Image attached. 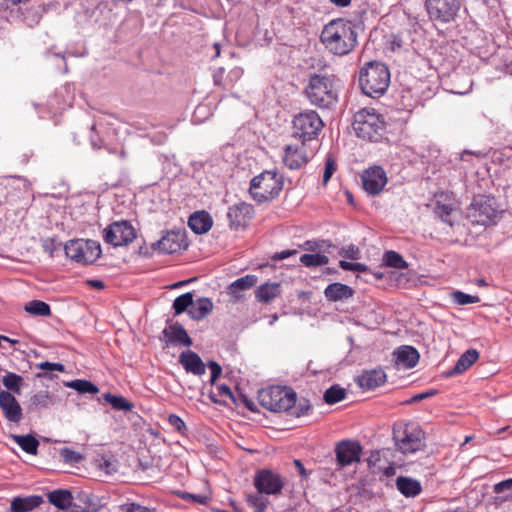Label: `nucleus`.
Instances as JSON below:
<instances>
[{"mask_svg":"<svg viewBox=\"0 0 512 512\" xmlns=\"http://www.w3.org/2000/svg\"><path fill=\"white\" fill-rule=\"evenodd\" d=\"M316 151L317 145L294 139L284 147L282 160L289 169H300L314 157Z\"/></svg>","mask_w":512,"mask_h":512,"instance_id":"obj_11","label":"nucleus"},{"mask_svg":"<svg viewBox=\"0 0 512 512\" xmlns=\"http://www.w3.org/2000/svg\"><path fill=\"white\" fill-rule=\"evenodd\" d=\"M425 7L432 21L449 23L457 16L461 0H425Z\"/></svg>","mask_w":512,"mask_h":512,"instance_id":"obj_12","label":"nucleus"},{"mask_svg":"<svg viewBox=\"0 0 512 512\" xmlns=\"http://www.w3.org/2000/svg\"><path fill=\"white\" fill-rule=\"evenodd\" d=\"M2 383L10 393L20 394L23 378L13 372H7L3 378Z\"/></svg>","mask_w":512,"mask_h":512,"instance_id":"obj_35","label":"nucleus"},{"mask_svg":"<svg viewBox=\"0 0 512 512\" xmlns=\"http://www.w3.org/2000/svg\"><path fill=\"white\" fill-rule=\"evenodd\" d=\"M179 363L183 366L186 372L193 375L201 376L206 372V366L200 356L192 351L185 350L179 355Z\"/></svg>","mask_w":512,"mask_h":512,"instance_id":"obj_20","label":"nucleus"},{"mask_svg":"<svg viewBox=\"0 0 512 512\" xmlns=\"http://www.w3.org/2000/svg\"><path fill=\"white\" fill-rule=\"evenodd\" d=\"M254 208L246 202L236 203L228 208L227 218L231 229H239L247 226L252 219Z\"/></svg>","mask_w":512,"mask_h":512,"instance_id":"obj_17","label":"nucleus"},{"mask_svg":"<svg viewBox=\"0 0 512 512\" xmlns=\"http://www.w3.org/2000/svg\"><path fill=\"white\" fill-rule=\"evenodd\" d=\"M362 448L356 441L343 440L335 447L337 465L345 467L360 462Z\"/></svg>","mask_w":512,"mask_h":512,"instance_id":"obj_15","label":"nucleus"},{"mask_svg":"<svg viewBox=\"0 0 512 512\" xmlns=\"http://www.w3.org/2000/svg\"><path fill=\"white\" fill-rule=\"evenodd\" d=\"M185 236L180 231H169L157 242V248L160 252L172 254L186 248Z\"/></svg>","mask_w":512,"mask_h":512,"instance_id":"obj_19","label":"nucleus"},{"mask_svg":"<svg viewBox=\"0 0 512 512\" xmlns=\"http://www.w3.org/2000/svg\"><path fill=\"white\" fill-rule=\"evenodd\" d=\"M36 368L43 370V372L36 374L37 378H48V377L51 378L52 376L50 375V373L53 371H57V372H61V373L65 372V366L63 364L53 363V362H48V361H44L39 364H36Z\"/></svg>","mask_w":512,"mask_h":512,"instance_id":"obj_43","label":"nucleus"},{"mask_svg":"<svg viewBox=\"0 0 512 512\" xmlns=\"http://www.w3.org/2000/svg\"><path fill=\"white\" fill-rule=\"evenodd\" d=\"M383 262L386 266L396 269H406L408 267V263L404 258L398 252L393 250L386 251L384 253Z\"/></svg>","mask_w":512,"mask_h":512,"instance_id":"obj_39","label":"nucleus"},{"mask_svg":"<svg viewBox=\"0 0 512 512\" xmlns=\"http://www.w3.org/2000/svg\"><path fill=\"white\" fill-rule=\"evenodd\" d=\"M320 42L335 56H346L358 45L357 25L347 19H332L322 28Z\"/></svg>","mask_w":512,"mask_h":512,"instance_id":"obj_1","label":"nucleus"},{"mask_svg":"<svg viewBox=\"0 0 512 512\" xmlns=\"http://www.w3.org/2000/svg\"><path fill=\"white\" fill-rule=\"evenodd\" d=\"M479 357V353L475 349H469L464 352L457 360L454 367L447 372V376H453L460 374L467 370L472 364H474Z\"/></svg>","mask_w":512,"mask_h":512,"instance_id":"obj_30","label":"nucleus"},{"mask_svg":"<svg viewBox=\"0 0 512 512\" xmlns=\"http://www.w3.org/2000/svg\"><path fill=\"white\" fill-rule=\"evenodd\" d=\"M281 293L280 284L277 282L264 283L260 285L255 291V297L259 302L269 303Z\"/></svg>","mask_w":512,"mask_h":512,"instance_id":"obj_32","label":"nucleus"},{"mask_svg":"<svg viewBox=\"0 0 512 512\" xmlns=\"http://www.w3.org/2000/svg\"><path fill=\"white\" fill-rule=\"evenodd\" d=\"M213 310V302L207 297H201L188 310L191 319L200 321L209 315Z\"/></svg>","mask_w":512,"mask_h":512,"instance_id":"obj_28","label":"nucleus"},{"mask_svg":"<svg viewBox=\"0 0 512 512\" xmlns=\"http://www.w3.org/2000/svg\"><path fill=\"white\" fill-rule=\"evenodd\" d=\"M292 124L294 139L317 145L316 141L324 123L316 111L305 110L297 114Z\"/></svg>","mask_w":512,"mask_h":512,"instance_id":"obj_8","label":"nucleus"},{"mask_svg":"<svg viewBox=\"0 0 512 512\" xmlns=\"http://www.w3.org/2000/svg\"><path fill=\"white\" fill-rule=\"evenodd\" d=\"M346 397V390L340 385H332L324 393V401L327 404H335L342 401Z\"/></svg>","mask_w":512,"mask_h":512,"instance_id":"obj_41","label":"nucleus"},{"mask_svg":"<svg viewBox=\"0 0 512 512\" xmlns=\"http://www.w3.org/2000/svg\"><path fill=\"white\" fill-rule=\"evenodd\" d=\"M353 293L350 286L339 282L329 284L324 290L326 299L333 302L348 299L353 296Z\"/></svg>","mask_w":512,"mask_h":512,"instance_id":"obj_27","label":"nucleus"},{"mask_svg":"<svg viewBox=\"0 0 512 512\" xmlns=\"http://www.w3.org/2000/svg\"><path fill=\"white\" fill-rule=\"evenodd\" d=\"M257 281V276L251 274L245 275L233 281L228 286L227 293L234 299V301H239L244 297L243 292L255 286Z\"/></svg>","mask_w":512,"mask_h":512,"instance_id":"obj_23","label":"nucleus"},{"mask_svg":"<svg viewBox=\"0 0 512 512\" xmlns=\"http://www.w3.org/2000/svg\"><path fill=\"white\" fill-rule=\"evenodd\" d=\"M213 224L212 217L206 211L194 212L188 219V226L196 234L208 232Z\"/></svg>","mask_w":512,"mask_h":512,"instance_id":"obj_26","label":"nucleus"},{"mask_svg":"<svg viewBox=\"0 0 512 512\" xmlns=\"http://www.w3.org/2000/svg\"><path fill=\"white\" fill-rule=\"evenodd\" d=\"M389 84L390 71L381 62H368L359 71V86L362 92L369 97L382 96L387 91Z\"/></svg>","mask_w":512,"mask_h":512,"instance_id":"obj_3","label":"nucleus"},{"mask_svg":"<svg viewBox=\"0 0 512 512\" xmlns=\"http://www.w3.org/2000/svg\"><path fill=\"white\" fill-rule=\"evenodd\" d=\"M296 399V392L288 387L271 386L258 393L260 405L271 412L288 411L295 405Z\"/></svg>","mask_w":512,"mask_h":512,"instance_id":"obj_7","label":"nucleus"},{"mask_svg":"<svg viewBox=\"0 0 512 512\" xmlns=\"http://www.w3.org/2000/svg\"><path fill=\"white\" fill-rule=\"evenodd\" d=\"M294 464L295 466L297 467L298 469V472L300 473V475L303 477V478H306L307 477V472L302 464V462L300 460H294Z\"/></svg>","mask_w":512,"mask_h":512,"instance_id":"obj_64","label":"nucleus"},{"mask_svg":"<svg viewBox=\"0 0 512 512\" xmlns=\"http://www.w3.org/2000/svg\"><path fill=\"white\" fill-rule=\"evenodd\" d=\"M88 285L90 287L96 288V289H103L104 283L101 280L92 279L87 281Z\"/></svg>","mask_w":512,"mask_h":512,"instance_id":"obj_63","label":"nucleus"},{"mask_svg":"<svg viewBox=\"0 0 512 512\" xmlns=\"http://www.w3.org/2000/svg\"><path fill=\"white\" fill-rule=\"evenodd\" d=\"M243 74V70L239 67H235L234 69H232L230 72H229V77L232 79V80H237L239 79Z\"/></svg>","mask_w":512,"mask_h":512,"instance_id":"obj_60","label":"nucleus"},{"mask_svg":"<svg viewBox=\"0 0 512 512\" xmlns=\"http://www.w3.org/2000/svg\"><path fill=\"white\" fill-rule=\"evenodd\" d=\"M168 423L182 435H184L187 431L185 422L176 414H170L168 416Z\"/></svg>","mask_w":512,"mask_h":512,"instance_id":"obj_48","label":"nucleus"},{"mask_svg":"<svg viewBox=\"0 0 512 512\" xmlns=\"http://www.w3.org/2000/svg\"><path fill=\"white\" fill-rule=\"evenodd\" d=\"M395 363L399 367H403L405 369L413 368L417 365L419 361V353L418 351L408 345H404L399 347L394 353Z\"/></svg>","mask_w":512,"mask_h":512,"instance_id":"obj_22","label":"nucleus"},{"mask_svg":"<svg viewBox=\"0 0 512 512\" xmlns=\"http://www.w3.org/2000/svg\"><path fill=\"white\" fill-rule=\"evenodd\" d=\"M396 487L398 491L405 497H416L422 491L419 481L404 476L397 477Z\"/></svg>","mask_w":512,"mask_h":512,"instance_id":"obj_29","label":"nucleus"},{"mask_svg":"<svg viewBox=\"0 0 512 512\" xmlns=\"http://www.w3.org/2000/svg\"><path fill=\"white\" fill-rule=\"evenodd\" d=\"M13 441L28 454L36 455L39 447V441L32 435L12 434Z\"/></svg>","mask_w":512,"mask_h":512,"instance_id":"obj_33","label":"nucleus"},{"mask_svg":"<svg viewBox=\"0 0 512 512\" xmlns=\"http://www.w3.org/2000/svg\"><path fill=\"white\" fill-rule=\"evenodd\" d=\"M452 298L458 305H467L479 302V297L466 294L462 291H455L452 293Z\"/></svg>","mask_w":512,"mask_h":512,"instance_id":"obj_45","label":"nucleus"},{"mask_svg":"<svg viewBox=\"0 0 512 512\" xmlns=\"http://www.w3.org/2000/svg\"><path fill=\"white\" fill-rule=\"evenodd\" d=\"M0 408L4 417L13 423H19L22 419V408L12 393L0 390Z\"/></svg>","mask_w":512,"mask_h":512,"instance_id":"obj_18","label":"nucleus"},{"mask_svg":"<svg viewBox=\"0 0 512 512\" xmlns=\"http://www.w3.org/2000/svg\"><path fill=\"white\" fill-rule=\"evenodd\" d=\"M60 456L66 463H78L83 459L80 453L68 447H64L60 450Z\"/></svg>","mask_w":512,"mask_h":512,"instance_id":"obj_47","label":"nucleus"},{"mask_svg":"<svg viewBox=\"0 0 512 512\" xmlns=\"http://www.w3.org/2000/svg\"><path fill=\"white\" fill-rule=\"evenodd\" d=\"M452 212V208L448 205H437L435 209V213L441 218L443 222L452 225V221L450 219V215Z\"/></svg>","mask_w":512,"mask_h":512,"instance_id":"obj_50","label":"nucleus"},{"mask_svg":"<svg viewBox=\"0 0 512 512\" xmlns=\"http://www.w3.org/2000/svg\"><path fill=\"white\" fill-rule=\"evenodd\" d=\"M364 190L370 195L379 194L387 184V175L380 166H373L366 169L362 176Z\"/></svg>","mask_w":512,"mask_h":512,"instance_id":"obj_16","label":"nucleus"},{"mask_svg":"<svg viewBox=\"0 0 512 512\" xmlns=\"http://www.w3.org/2000/svg\"><path fill=\"white\" fill-rule=\"evenodd\" d=\"M105 242L118 247L131 243L136 238L134 227L128 221H117L103 231Z\"/></svg>","mask_w":512,"mask_h":512,"instance_id":"obj_13","label":"nucleus"},{"mask_svg":"<svg viewBox=\"0 0 512 512\" xmlns=\"http://www.w3.org/2000/svg\"><path fill=\"white\" fill-rule=\"evenodd\" d=\"M300 262L306 267H319L328 264L329 258L320 253L303 254L300 257Z\"/></svg>","mask_w":512,"mask_h":512,"instance_id":"obj_42","label":"nucleus"},{"mask_svg":"<svg viewBox=\"0 0 512 512\" xmlns=\"http://www.w3.org/2000/svg\"><path fill=\"white\" fill-rule=\"evenodd\" d=\"M218 391H219L220 396L228 397L230 399L233 398V393H232L231 389L225 384L218 386Z\"/></svg>","mask_w":512,"mask_h":512,"instance_id":"obj_58","label":"nucleus"},{"mask_svg":"<svg viewBox=\"0 0 512 512\" xmlns=\"http://www.w3.org/2000/svg\"><path fill=\"white\" fill-rule=\"evenodd\" d=\"M386 381V374L382 369H372L364 371L357 377V384L367 390L375 389Z\"/></svg>","mask_w":512,"mask_h":512,"instance_id":"obj_24","label":"nucleus"},{"mask_svg":"<svg viewBox=\"0 0 512 512\" xmlns=\"http://www.w3.org/2000/svg\"><path fill=\"white\" fill-rule=\"evenodd\" d=\"M224 68H219L213 75V79H214V83L216 85H220L221 84V79L224 75Z\"/></svg>","mask_w":512,"mask_h":512,"instance_id":"obj_61","label":"nucleus"},{"mask_svg":"<svg viewBox=\"0 0 512 512\" xmlns=\"http://www.w3.org/2000/svg\"><path fill=\"white\" fill-rule=\"evenodd\" d=\"M193 304V293L187 292L178 296L172 305L174 315H180L185 311H188Z\"/></svg>","mask_w":512,"mask_h":512,"instance_id":"obj_38","label":"nucleus"},{"mask_svg":"<svg viewBox=\"0 0 512 512\" xmlns=\"http://www.w3.org/2000/svg\"><path fill=\"white\" fill-rule=\"evenodd\" d=\"M42 247L45 252H47L50 256H53L56 247V242L54 239L48 238L43 241Z\"/></svg>","mask_w":512,"mask_h":512,"instance_id":"obj_55","label":"nucleus"},{"mask_svg":"<svg viewBox=\"0 0 512 512\" xmlns=\"http://www.w3.org/2000/svg\"><path fill=\"white\" fill-rule=\"evenodd\" d=\"M208 367L210 368L211 370V379H210V382L211 384H214L215 381L217 380V378L221 375L222 373V368L221 366L215 362V361H210L208 363Z\"/></svg>","mask_w":512,"mask_h":512,"instance_id":"obj_53","label":"nucleus"},{"mask_svg":"<svg viewBox=\"0 0 512 512\" xmlns=\"http://www.w3.org/2000/svg\"><path fill=\"white\" fill-rule=\"evenodd\" d=\"M24 310L27 313L35 316L47 317L51 315L50 306L47 303L40 300H32L28 302L25 305Z\"/></svg>","mask_w":512,"mask_h":512,"instance_id":"obj_36","label":"nucleus"},{"mask_svg":"<svg viewBox=\"0 0 512 512\" xmlns=\"http://www.w3.org/2000/svg\"><path fill=\"white\" fill-rule=\"evenodd\" d=\"M311 408H312V406H311L309 400L300 399L298 401V403L296 402L295 405L291 408V409H293L292 415H294L295 417L305 416L309 413Z\"/></svg>","mask_w":512,"mask_h":512,"instance_id":"obj_46","label":"nucleus"},{"mask_svg":"<svg viewBox=\"0 0 512 512\" xmlns=\"http://www.w3.org/2000/svg\"><path fill=\"white\" fill-rule=\"evenodd\" d=\"M247 503L253 508L254 512H266L269 500L264 496V494L257 491L256 493H252L247 496Z\"/></svg>","mask_w":512,"mask_h":512,"instance_id":"obj_40","label":"nucleus"},{"mask_svg":"<svg viewBox=\"0 0 512 512\" xmlns=\"http://www.w3.org/2000/svg\"><path fill=\"white\" fill-rule=\"evenodd\" d=\"M353 129L363 140L378 142L385 130V122L373 108H363L354 115Z\"/></svg>","mask_w":512,"mask_h":512,"instance_id":"obj_5","label":"nucleus"},{"mask_svg":"<svg viewBox=\"0 0 512 512\" xmlns=\"http://www.w3.org/2000/svg\"><path fill=\"white\" fill-rule=\"evenodd\" d=\"M65 254L81 264H91L101 256L100 243L95 240L72 239L64 246Z\"/></svg>","mask_w":512,"mask_h":512,"instance_id":"obj_10","label":"nucleus"},{"mask_svg":"<svg viewBox=\"0 0 512 512\" xmlns=\"http://www.w3.org/2000/svg\"><path fill=\"white\" fill-rule=\"evenodd\" d=\"M296 252H297L296 250H284V251L276 253L273 258L276 260H283V259L290 257L293 254H296Z\"/></svg>","mask_w":512,"mask_h":512,"instance_id":"obj_59","label":"nucleus"},{"mask_svg":"<svg viewBox=\"0 0 512 512\" xmlns=\"http://www.w3.org/2000/svg\"><path fill=\"white\" fill-rule=\"evenodd\" d=\"M163 335L166 338L168 344H179L185 347H189L192 345V339L190 338L187 331L180 323L176 322L166 327L163 330Z\"/></svg>","mask_w":512,"mask_h":512,"instance_id":"obj_21","label":"nucleus"},{"mask_svg":"<svg viewBox=\"0 0 512 512\" xmlns=\"http://www.w3.org/2000/svg\"><path fill=\"white\" fill-rule=\"evenodd\" d=\"M66 386L74 389L80 394H96L98 393V387L91 381L76 379L66 383Z\"/></svg>","mask_w":512,"mask_h":512,"instance_id":"obj_34","label":"nucleus"},{"mask_svg":"<svg viewBox=\"0 0 512 512\" xmlns=\"http://www.w3.org/2000/svg\"><path fill=\"white\" fill-rule=\"evenodd\" d=\"M340 255L348 259L358 260L360 258V250L356 245L351 244L342 248Z\"/></svg>","mask_w":512,"mask_h":512,"instance_id":"obj_51","label":"nucleus"},{"mask_svg":"<svg viewBox=\"0 0 512 512\" xmlns=\"http://www.w3.org/2000/svg\"><path fill=\"white\" fill-rule=\"evenodd\" d=\"M397 449L403 454H411L425 448V433L417 423L399 425L393 432Z\"/></svg>","mask_w":512,"mask_h":512,"instance_id":"obj_9","label":"nucleus"},{"mask_svg":"<svg viewBox=\"0 0 512 512\" xmlns=\"http://www.w3.org/2000/svg\"><path fill=\"white\" fill-rule=\"evenodd\" d=\"M501 213L494 197L478 195L468 206L466 217L472 224L489 226L497 223Z\"/></svg>","mask_w":512,"mask_h":512,"instance_id":"obj_6","label":"nucleus"},{"mask_svg":"<svg viewBox=\"0 0 512 512\" xmlns=\"http://www.w3.org/2000/svg\"><path fill=\"white\" fill-rule=\"evenodd\" d=\"M335 171H336V162L334 161V159L331 156H328L326 158L325 169H324V173H323V183L324 184H326L330 180V178L332 177V175L334 174Z\"/></svg>","mask_w":512,"mask_h":512,"instance_id":"obj_49","label":"nucleus"},{"mask_svg":"<svg viewBox=\"0 0 512 512\" xmlns=\"http://www.w3.org/2000/svg\"><path fill=\"white\" fill-rule=\"evenodd\" d=\"M511 489H512V478L503 480L499 483H496L493 486V491L497 494H500L506 490H511Z\"/></svg>","mask_w":512,"mask_h":512,"instance_id":"obj_54","label":"nucleus"},{"mask_svg":"<svg viewBox=\"0 0 512 512\" xmlns=\"http://www.w3.org/2000/svg\"><path fill=\"white\" fill-rule=\"evenodd\" d=\"M103 397L107 403L118 411H131L133 409V404L123 396L106 393Z\"/></svg>","mask_w":512,"mask_h":512,"instance_id":"obj_37","label":"nucleus"},{"mask_svg":"<svg viewBox=\"0 0 512 512\" xmlns=\"http://www.w3.org/2000/svg\"><path fill=\"white\" fill-rule=\"evenodd\" d=\"M122 512H156L155 509H150L137 503H127L121 506Z\"/></svg>","mask_w":512,"mask_h":512,"instance_id":"obj_52","label":"nucleus"},{"mask_svg":"<svg viewBox=\"0 0 512 512\" xmlns=\"http://www.w3.org/2000/svg\"><path fill=\"white\" fill-rule=\"evenodd\" d=\"M339 266L345 271H353L354 270V262H348L345 260H341L339 262Z\"/></svg>","mask_w":512,"mask_h":512,"instance_id":"obj_62","label":"nucleus"},{"mask_svg":"<svg viewBox=\"0 0 512 512\" xmlns=\"http://www.w3.org/2000/svg\"><path fill=\"white\" fill-rule=\"evenodd\" d=\"M49 502L61 510H69L72 505L73 496L69 490L58 489L47 494Z\"/></svg>","mask_w":512,"mask_h":512,"instance_id":"obj_31","label":"nucleus"},{"mask_svg":"<svg viewBox=\"0 0 512 512\" xmlns=\"http://www.w3.org/2000/svg\"><path fill=\"white\" fill-rule=\"evenodd\" d=\"M30 404L36 409L48 408L52 404V398L47 391H40L31 397Z\"/></svg>","mask_w":512,"mask_h":512,"instance_id":"obj_44","label":"nucleus"},{"mask_svg":"<svg viewBox=\"0 0 512 512\" xmlns=\"http://www.w3.org/2000/svg\"><path fill=\"white\" fill-rule=\"evenodd\" d=\"M334 75L311 74L305 88L309 102L321 109H330L338 101Z\"/></svg>","mask_w":512,"mask_h":512,"instance_id":"obj_2","label":"nucleus"},{"mask_svg":"<svg viewBox=\"0 0 512 512\" xmlns=\"http://www.w3.org/2000/svg\"><path fill=\"white\" fill-rule=\"evenodd\" d=\"M435 394H436L435 390H430V391H426L423 393H419V394L414 395L409 401H407V403L419 402V401L424 400V399H426L430 396H433Z\"/></svg>","mask_w":512,"mask_h":512,"instance_id":"obj_56","label":"nucleus"},{"mask_svg":"<svg viewBox=\"0 0 512 512\" xmlns=\"http://www.w3.org/2000/svg\"><path fill=\"white\" fill-rule=\"evenodd\" d=\"M253 484L259 493L264 495H277L284 487L282 477L269 469H262L255 473Z\"/></svg>","mask_w":512,"mask_h":512,"instance_id":"obj_14","label":"nucleus"},{"mask_svg":"<svg viewBox=\"0 0 512 512\" xmlns=\"http://www.w3.org/2000/svg\"><path fill=\"white\" fill-rule=\"evenodd\" d=\"M42 503L43 498L39 495L14 497L10 503V510L11 512H31Z\"/></svg>","mask_w":512,"mask_h":512,"instance_id":"obj_25","label":"nucleus"},{"mask_svg":"<svg viewBox=\"0 0 512 512\" xmlns=\"http://www.w3.org/2000/svg\"><path fill=\"white\" fill-rule=\"evenodd\" d=\"M151 142L156 145L163 144L167 139V134L164 132L155 133L154 135L150 136Z\"/></svg>","mask_w":512,"mask_h":512,"instance_id":"obj_57","label":"nucleus"},{"mask_svg":"<svg viewBox=\"0 0 512 512\" xmlns=\"http://www.w3.org/2000/svg\"><path fill=\"white\" fill-rule=\"evenodd\" d=\"M283 184L282 175L274 170H266L252 178L249 193L258 203L268 202L280 194Z\"/></svg>","mask_w":512,"mask_h":512,"instance_id":"obj_4","label":"nucleus"}]
</instances>
